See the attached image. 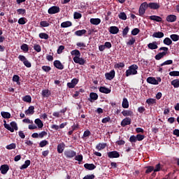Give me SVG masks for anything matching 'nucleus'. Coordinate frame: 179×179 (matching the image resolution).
<instances>
[{
	"label": "nucleus",
	"instance_id": "obj_2",
	"mask_svg": "<svg viewBox=\"0 0 179 179\" xmlns=\"http://www.w3.org/2000/svg\"><path fill=\"white\" fill-rule=\"evenodd\" d=\"M18 59H20L21 62H23L24 66H26L27 68H31V63H30V62L27 60V58H26V57H24V55H20L18 56Z\"/></svg>",
	"mask_w": 179,
	"mask_h": 179
},
{
	"label": "nucleus",
	"instance_id": "obj_62",
	"mask_svg": "<svg viewBox=\"0 0 179 179\" xmlns=\"http://www.w3.org/2000/svg\"><path fill=\"white\" fill-rule=\"evenodd\" d=\"M73 17L74 19H80L82 17V14H80V13L75 12Z\"/></svg>",
	"mask_w": 179,
	"mask_h": 179
},
{
	"label": "nucleus",
	"instance_id": "obj_3",
	"mask_svg": "<svg viewBox=\"0 0 179 179\" xmlns=\"http://www.w3.org/2000/svg\"><path fill=\"white\" fill-rule=\"evenodd\" d=\"M148 8V3L144 2L141 4L138 10L139 16H143L145 15V13L146 12V8Z\"/></svg>",
	"mask_w": 179,
	"mask_h": 179
},
{
	"label": "nucleus",
	"instance_id": "obj_14",
	"mask_svg": "<svg viewBox=\"0 0 179 179\" xmlns=\"http://www.w3.org/2000/svg\"><path fill=\"white\" fill-rule=\"evenodd\" d=\"M0 171L1 174H6V173H8V171H9V165L8 164H3L1 165L0 167Z\"/></svg>",
	"mask_w": 179,
	"mask_h": 179
},
{
	"label": "nucleus",
	"instance_id": "obj_12",
	"mask_svg": "<svg viewBox=\"0 0 179 179\" xmlns=\"http://www.w3.org/2000/svg\"><path fill=\"white\" fill-rule=\"evenodd\" d=\"M99 99V95L96 92H91L90 94V98L88 99V101H90V103H93V101L97 100Z\"/></svg>",
	"mask_w": 179,
	"mask_h": 179
},
{
	"label": "nucleus",
	"instance_id": "obj_56",
	"mask_svg": "<svg viewBox=\"0 0 179 179\" xmlns=\"http://www.w3.org/2000/svg\"><path fill=\"white\" fill-rule=\"evenodd\" d=\"M47 145H48V141L47 140H43L39 143L40 148H44V146H47Z\"/></svg>",
	"mask_w": 179,
	"mask_h": 179
},
{
	"label": "nucleus",
	"instance_id": "obj_41",
	"mask_svg": "<svg viewBox=\"0 0 179 179\" xmlns=\"http://www.w3.org/2000/svg\"><path fill=\"white\" fill-rule=\"evenodd\" d=\"M26 23H27V18L26 17H20L19 20H18V24H26Z\"/></svg>",
	"mask_w": 179,
	"mask_h": 179
},
{
	"label": "nucleus",
	"instance_id": "obj_30",
	"mask_svg": "<svg viewBox=\"0 0 179 179\" xmlns=\"http://www.w3.org/2000/svg\"><path fill=\"white\" fill-rule=\"evenodd\" d=\"M106 146H107V143H99L98 145H96V149L97 150H101L103 149H106Z\"/></svg>",
	"mask_w": 179,
	"mask_h": 179
},
{
	"label": "nucleus",
	"instance_id": "obj_32",
	"mask_svg": "<svg viewBox=\"0 0 179 179\" xmlns=\"http://www.w3.org/2000/svg\"><path fill=\"white\" fill-rule=\"evenodd\" d=\"M122 107H123V108H128L129 107V102L127 98L123 99Z\"/></svg>",
	"mask_w": 179,
	"mask_h": 179
},
{
	"label": "nucleus",
	"instance_id": "obj_51",
	"mask_svg": "<svg viewBox=\"0 0 179 179\" xmlns=\"http://www.w3.org/2000/svg\"><path fill=\"white\" fill-rule=\"evenodd\" d=\"M17 15H26V9L24 8H18L17 9Z\"/></svg>",
	"mask_w": 179,
	"mask_h": 179
},
{
	"label": "nucleus",
	"instance_id": "obj_26",
	"mask_svg": "<svg viewBox=\"0 0 179 179\" xmlns=\"http://www.w3.org/2000/svg\"><path fill=\"white\" fill-rule=\"evenodd\" d=\"M159 51H163V52H161V54L164 57L168 54L169 48H167V47H161V48H159Z\"/></svg>",
	"mask_w": 179,
	"mask_h": 179
},
{
	"label": "nucleus",
	"instance_id": "obj_57",
	"mask_svg": "<svg viewBox=\"0 0 179 179\" xmlns=\"http://www.w3.org/2000/svg\"><path fill=\"white\" fill-rule=\"evenodd\" d=\"M173 64V60L169 59V60H166L164 62L160 64V66H164V65H171Z\"/></svg>",
	"mask_w": 179,
	"mask_h": 179
},
{
	"label": "nucleus",
	"instance_id": "obj_50",
	"mask_svg": "<svg viewBox=\"0 0 179 179\" xmlns=\"http://www.w3.org/2000/svg\"><path fill=\"white\" fill-rule=\"evenodd\" d=\"M6 148L8 149V150H12V149H16V144L13 143L11 144L6 145Z\"/></svg>",
	"mask_w": 179,
	"mask_h": 179
},
{
	"label": "nucleus",
	"instance_id": "obj_1",
	"mask_svg": "<svg viewBox=\"0 0 179 179\" xmlns=\"http://www.w3.org/2000/svg\"><path fill=\"white\" fill-rule=\"evenodd\" d=\"M138 66L136 64H132L126 71V76H131V75H138Z\"/></svg>",
	"mask_w": 179,
	"mask_h": 179
},
{
	"label": "nucleus",
	"instance_id": "obj_5",
	"mask_svg": "<svg viewBox=\"0 0 179 179\" xmlns=\"http://www.w3.org/2000/svg\"><path fill=\"white\" fill-rule=\"evenodd\" d=\"M64 156L67 159H72L76 156V152L72 150H67L64 151Z\"/></svg>",
	"mask_w": 179,
	"mask_h": 179
},
{
	"label": "nucleus",
	"instance_id": "obj_48",
	"mask_svg": "<svg viewBox=\"0 0 179 179\" xmlns=\"http://www.w3.org/2000/svg\"><path fill=\"white\" fill-rule=\"evenodd\" d=\"M118 17L122 20H127V14L124 12H122L118 15Z\"/></svg>",
	"mask_w": 179,
	"mask_h": 179
},
{
	"label": "nucleus",
	"instance_id": "obj_54",
	"mask_svg": "<svg viewBox=\"0 0 179 179\" xmlns=\"http://www.w3.org/2000/svg\"><path fill=\"white\" fill-rule=\"evenodd\" d=\"M139 33H141V29H138V28H134L132 31H131V34L132 36H137V34H139Z\"/></svg>",
	"mask_w": 179,
	"mask_h": 179
},
{
	"label": "nucleus",
	"instance_id": "obj_33",
	"mask_svg": "<svg viewBox=\"0 0 179 179\" xmlns=\"http://www.w3.org/2000/svg\"><path fill=\"white\" fill-rule=\"evenodd\" d=\"M87 33V31L86 29H82V30H78L75 32L76 36H78V37H80L83 36V34H86Z\"/></svg>",
	"mask_w": 179,
	"mask_h": 179
},
{
	"label": "nucleus",
	"instance_id": "obj_24",
	"mask_svg": "<svg viewBox=\"0 0 179 179\" xmlns=\"http://www.w3.org/2000/svg\"><path fill=\"white\" fill-rule=\"evenodd\" d=\"M25 114L26 115H33V114H34V106H31L28 108V110H25Z\"/></svg>",
	"mask_w": 179,
	"mask_h": 179
},
{
	"label": "nucleus",
	"instance_id": "obj_13",
	"mask_svg": "<svg viewBox=\"0 0 179 179\" xmlns=\"http://www.w3.org/2000/svg\"><path fill=\"white\" fill-rule=\"evenodd\" d=\"M67 125V123L66 122H64V123H62L59 126L57 125V124H52L51 126V129H55V131H58V129H62L64 128H65V127H66Z\"/></svg>",
	"mask_w": 179,
	"mask_h": 179
},
{
	"label": "nucleus",
	"instance_id": "obj_58",
	"mask_svg": "<svg viewBox=\"0 0 179 179\" xmlns=\"http://www.w3.org/2000/svg\"><path fill=\"white\" fill-rule=\"evenodd\" d=\"M136 138L137 141L141 142V141H143L145 139V135H142L141 134H138L136 136Z\"/></svg>",
	"mask_w": 179,
	"mask_h": 179
},
{
	"label": "nucleus",
	"instance_id": "obj_22",
	"mask_svg": "<svg viewBox=\"0 0 179 179\" xmlns=\"http://www.w3.org/2000/svg\"><path fill=\"white\" fill-rule=\"evenodd\" d=\"M149 19L150 20H154V22H158L163 21V19L162 18V17L157 16V15H151L149 17Z\"/></svg>",
	"mask_w": 179,
	"mask_h": 179
},
{
	"label": "nucleus",
	"instance_id": "obj_10",
	"mask_svg": "<svg viewBox=\"0 0 179 179\" xmlns=\"http://www.w3.org/2000/svg\"><path fill=\"white\" fill-rule=\"evenodd\" d=\"M75 64H79V65H85L86 64V59L82 57H73Z\"/></svg>",
	"mask_w": 179,
	"mask_h": 179
},
{
	"label": "nucleus",
	"instance_id": "obj_52",
	"mask_svg": "<svg viewBox=\"0 0 179 179\" xmlns=\"http://www.w3.org/2000/svg\"><path fill=\"white\" fill-rule=\"evenodd\" d=\"M170 38L172 39V41H178L179 36L178 34H171Z\"/></svg>",
	"mask_w": 179,
	"mask_h": 179
},
{
	"label": "nucleus",
	"instance_id": "obj_9",
	"mask_svg": "<svg viewBox=\"0 0 179 179\" xmlns=\"http://www.w3.org/2000/svg\"><path fill=\"white\" fill-rule=\"evenodd\" d=\"M79 83V80L77 78H73L71 80V83H67V87L69 89H73L77 84Z\"/></svg>",
	"mask_w": 179,
	"mask_h": 179
},
{
	"label": "nucleus",
	"instance_id": "obj_6",
	"mask_svg": "<svg viewBox=\"0 0 179 179\" xmlns=\"http://www.w3.org/2000/svg\"><path fill=\"white\" fill-rule=\"evenodd\" d=\"M107 155L109 159H118L120 157V152L117 151H111L107 152Z\"/></svg>",
	"mask_w": 179,
	"mask_h": 179
},
{
	"label": "nucleus",
	"instance_id": "obj_53",
	"mask_svg": "<svg viewBox=\"0 0 179 179\" xmlns=\"http://www.w3.org/2000/svg\"><path fill=\"white\" fill-rule=\"evenodd\" d=\"M129 32V27H126L122 31L123 37H127V34Z\"/></svg>",
	"mask_w": 179,
	"mask_h": 179
},
{
	"label": "nucleus",
	"instance_id": "obj_42",
	"mask_svg": "<svg viewBox=\"0 0 179 179\" xmlns=\"http://www.w3.org/2000/svg\"><path fill=\"white\" fill-rule=\"evenodd\" d=\"M145 174H149L150 173H152V171H155V167L152 166H148L145 167Z\"/></svg>",
	"mask_w": 179,
	"mask_h": 179
},
{
	"label": "nucleus",
	"instance_id": "obj_63",
	"mask_svg": "<svg viewBox=\"0 0 179 179\" xmlns=\"http://www.w3.org/2000/svg\"><path fill=\"white\" fill-rule=\"evenodd\" d=\"M42 69L44 72H50V71H51V67L50 66H43Z\"/></svg>",
	"mask_w": 179,
	"mask_h": 179
},
{
	"label": "nucleus",
	"instance_id": "obj_17",
	"mask_svg": "<svg viewBox=\"0 0 179 179\" xmlns=\"http://www.w3.org/2000/svg\"><path fill=\"white\" fill-rule=\"evenodd\" d=\"M148 48L149 50H157L159 46H157V42L153 41L152 43H150L148 44Z\"/></svg>",
	"mask_w": 179,
	"mask_h": 179
},
{
	"label": "nucleus",
	"instance_id": "obj_36",
	"mask_svg": "<svg viewBox=\"0 0 179 179\" xmlns=\"http://www.w3.org/2000/svg\"><path fill=\"white\" fill-rule=\"evenodd\" d=\"M30 163H31V162H30V160H26L25 162H24V164H22L21 166H20V170H23V169H27V167H29V166H30Z\"/></svg>",
	"mask_w": 179,
	"mask_h": 179
},
{
	"label": "nucleus",
	"instance_id": "obj_31",
	"mask_svg": "<svg viewBox=\"0 0 179 179\" xmlns=\"http://www.w3.org/2000/svg\"><path fill=\"white\" fill-rule=\"evenodd\" d=\"M72 26V22L71 21H66L61 24V27L65 29L66 27H71Z\"/></svg>",
	"mask_w": 179,
	"mask_h": 179
},
{
	"label": "nucleus",
	"instance_id": "obj_29",
	"mask_svg": "<svg viewBox=\"0 0 179 179\" xmlns=\"http://www.w3.org/2000/svg\"><path fill=\"white\" fill-rule=\"evenodd\" d=\"M35 124L37 125L38 128L40 129L44 127V124L43 123V121L40 119H36L34 121Z\"/></svg>",
	"mask_w": 179,
	"mask_h": 179
},
{
	"label": "nucleus",
	"instance_id": "obj_55",
	"mask_svg": "<svg viewBox=\"0 0 179 179\" xmlns=\"http://www.w3.org/2000/svg\"><path fill=\"white\" fill-rule=\"evenodd\" d=\"M135 41H136L135 38L131 37V38H130L129 41L127 42V45H134V44H135Z\"/></svg>",
	"mask_w": 179,
	"mask_h": 179
},
{
	"label": "nucleus",
	"instance_id": "obj_4",
	"mask_svg": "<svg viewBox=\"0 0 179 179\" xmlns=\"http://www.w3.org/2000/svg\"><path fill=\"white\" fill-rule=\"evenodd\" d=\"M61 9L59 7L53 6L48 9V13H49V15H55V13H59Z\"/></svg>",
	"mask_w": 179,
	"mask_h": 179
},
{
	"label": "nucleus",
	"instance_id": "obj_59",
	"mask_svg": "<svg viewBox=\"0 0 179 179\" xmlns=\"http://www.w3.org/2000/svg\"><path fill=\"white\" fill-rule=\"evenodd\" d=\"M136 141H138L136 138V136L132 135L130 136L129 142H131V143H136Z\"/></svg>",
	"mask_w": 179,
	"mask_h": 179
},
{
	"label": "nucleus",
	"instance_id": "obj_25",
	"mask_svg": "<svg viewBox=\"0 0 179 179\" xmlns=\"http://www.w3.org/2000/svg\"><path fill=\"white\" fill-rule=\"evenodd\" d=\"M65 150V143H61L57 145V152L62 153Z\"/></svg>",
	"mask_w": 179,
	"mask_h": 179
},
{
	"label": "nucleus",
	"instance_id": "obj_7",
	"mask_svg": "<svg viewBox=\"0 0 179 179\" xmlns=\"http://www.w3.org/2000/svg\"><path fill=\"white\" fill-rule=\"evenodd\" d=\"M105 78L108 80H113V79H114V78H115V71L112 70L109 73H106Z\"/></svg>",
	"mask_w": 179,
	"mask_h": 179
},
{
	"label": "nucleus",
	"instance_id": "obj_35",
	"mask_svg": "<svg viewBox=\"0 0 179 179\" xmlns=\"http://www.w3.org/2000/svg\"><path fill=\"white\" fill-rule=\"evenodd\" d=\"M163 43L165 45H171L173 44V41H171L170 38L166 37L164 39Z\"/></svg>",
	"mask_w": 179,
	"mask_h": 179
},
{
	"label": "nucleus",
	"instance_id": "obj_21",
	"mask_svg": "<svg viewBox=\"0 0 179 179\" xmlns=\"http://www.w3.org/2000/svg\"><path fill=\"white\" fill-rule=\"evenodd\" d=\"M118 31H120V29L117 27L112 26L109 28V33L110 34H117Z\"/></svg>",
	"mask_w": 179,
	"mask_h": 179
},
{
	"label": "nucleus",
	"instance_id": "obj_16",
	"mask_svg": "<svg viewBox=\"0 0 179 179\" xmlns=\"http://www.w3.org/2000/svg\"><path fill=\"white\" fill-rule=\"evenodd\" d=\"M147 83L150 85H159L157 80L155 77H148L147 78Z\"/></svg>",
	"mask_w": 179,
	"mask_h": 179
},
{
	"label": "nucleus",
	"instance_id": "obj_18",
	"mask_svg": "<svg viewBox=\"0 0 179 179\" xmlns=\"http://www.w3.org/2000/svg\"><path fill=\"white\" fill-rule=\"evenodd\" d=\"M91 24H94L95 26H99L101 23V20L100 18H91L90 20Z\"/></svg>",
	"mask_w": 179,
	"mask_h": 179
},
{
	"label": "nucleus",
	"instance_id": "obj_27",
	"mask_svg": "<svg viewBox=\"0 0 179 179\" xmlns=\"http://www.w3.org/2000/svg\"><path fill=\"white\" fill-rule=\"evenodd\" d=\"M122 114L124 115V117H132V115H134V112L131 110H124L122 112Z\"/></svg>",
	"mask_w": 179,
	"mask_h": 179
},
{
	"label": "nucleus",
	"instance_id": "obj_19",
	"mask_svg": "<svg viewBox=\"0 0 179 179\" xmlns=\"http://www.w3.org/2000/svg\"><path fill=\"white\" fill-rule=\"evenodd\" d=\"M127 125H131V119L129 117H125L121 122L122 127H127Z\"/></svg>",
	"mask_w": 179,
	"mask_h": 179
},
{
	"label": "nucleus",
	"instance_id": "obj_43",
	"mask_svg": "<svg viewBox=\"0 0 179 179\" xmlns=\"http://www.w3.org/2000/svg\"><path fill=\"white\" fill-rule=\"evenodd\" d=\"M74 157H75V160H76L77 162H79L78 164H80V162L83 161V155H76Z\"/></svg>",
	"mask_w": 179,
	"mask_h": 179
},
{
	"label": "nucleus",
	"instance_id": "obj_61",
	"mask_svg": "<svg viewBox=\"0 0 179 179\" xmlns=\"http://www.w3.org/2000/svg\"><path fill=\"white\" fill-rule=\"evenodd\" d=\"M34 50H35L36 52H41V46L40 45H34Z\"/></svg>",
	"mask_w": 179,
	"mask_h": 179
},
{
	"label": "nucleus",
	"instance_id": "obj_28",
	"mask_svg": "<svg viewBox=\"0 0 179 179\" xmlns=\"http://www.w3.org/2000/svg\"><path fill=\"white\" fill-rule=\"evenodd\" d=\"M84 167L87 170H90V171L94 170V169H96V166H94V164H85Z\"/></svg>",
	"mask_w": 179,
	"mask_h": 179
},
{
	"label": "nucleus",
	"instance_id": "obj_37",
	"mask_svg": "<svg viewBox=\"0 0 179 179\" xmlns=\"http://www.w3.org/2000/svg\"><path fill=\"white\" fill-rule=\"evenodd\" d=\"M71 55H75L74 58L80 57V52L78 50H74L71 52Z\"/></svg>",
	"mask_w": 179,
	"mask_h": 179
},
{
	"label": "nucleus",
	"instance_id": "obj_64",
	"mask_svg": "<svg viewBox=\"0 0 179 179\" xmlns=\"http://www.w3.org/2000/svg\"><path fill=\"white\" fill-rule=\"evenodd\" d=\"M169 75L170 76H179V71H171L169 73Z\"/></svg>",
	"mask_w": 179,
	"mask_h": 179
},
{
	"label": "nucleus",
	"instance_id": "obj_20",
	"mask_svg": "<svg viewBox=\"0 0 179 179\" xmlns=\"http://www.w3.org/2000/svg\"><path fill=\"white\" fill-rule=\"evenodd\" d=\"M99 92L101 93H104L105 94H108L111 93V90L110 88H107L106 87H100Z\"/></svg>",
	"mask_w": 179,
	"mask_h": 179
},
{
	"label": "nucleus",
	"instance_id": "obj_34",
	"mask_svg": "<svg viewBox=\"0 0 179 179\" xmlns=\"http://www.w3.org/2000/svg\"><path fill=\"white\" fill-rule=\"evenodd\" d=\"M171 85L175 87V89H177L179 87V80L175 79L171 82Z\"/></svg>",
	"mask_w": 179,
	"mask_h": 179
},
{
	"label": "nucleus",
	"instance_id": "obj_8",
	"mask_svg": "<svg viewBox=\"0 0 179 179\" xmlns=\"http://www.w3.org/2000/svg\"><path fill=\"white\" fill-rule=\"evenodd\" d=\"M147 6L148 8H150V9H154L155 10L160 8V4L159 3L155 2H150L149 3H147Z\"/></svg>",
	"mask_w": 179,
	"mask_h": 179
},
{
	"label": "nucleus",
	"instance_id": "obj_23",
	"mask_svg": "<svg viewBox=\"0 0 179 179\" xmlns=\"http://www.w3.org/2000/svg\"><path fill=\"white\" fill-rule=\"evenodd\" d=\"M152 37L155 38H163L164 37V33L162 31L154 32Z\"/></svg>",
	"mask_w": 179,
	"mask_h": 179
},
{
	"label": "nucleus",
	"instance_id": "obj_39",
	"mask_svg": "<svg viewBox=\"0 0 179 179\" xmlns=\"http://www.w3.org/2000/svg\"><path fill=\"white\" fill-rule=\"evenodd\" d=\"M21 50H22V51L24 52H29V45L26 43H23L21 47H20Z\"/></svg>",
	"mask_w": 179,
	"mask_h": 179
},
{
	"label": "nucleus",
	"instance_id": "obj_49",
	"mask_svg": "<svg viewBox=\"0 0 179 179\" xmlns=\"http://www.w3.org/2000/svg\"><path fill=\"white\" fill-rule=\"evenodd\" d=\"M146 103L149 106H152V104H156V99L150 98L146 100Z\"/></svg>",
	"mask_w": 179,
	"mask_h": 179
},
{
	"label": "nucleus",
	"instance_id": "obj_60",
	"mask_svg": "<svg viewBox=\"0 0 179 179\" xmlns=\"http://www.w3.org/2000/svg\"><path fill=\"white\" fill-rule=\"evenodd\" d=\"M40 25L41 27H48V26H50V23H48L47 21H41L40 22Z\"/></svg>",
	"mask_w": 179,
	"mask_h": 179
},
{
	"label": "nucleus",
	"instance_id": "obj_38",
	"mask_svg": "<svg viewBox=\"0 0 179 179\" xmlns=\"http://www.w3.org/2000/svg\"><path fill=\"white\" fill-rule=\"evenodd\" d=\"M1 117H3V118H7V119L10 118L11 117V115L10 113L3 112V111L1 112Z\"/></svg>",
	"mask_w": 179,
	"mask_h": 179
},
{
	"label": "nucleus",
	"instance_id": "obj_46",
	"mask_svg": "<svg viewBox=\"0 0 179 179\" xmlns=\"http://www.w3.org/2000/svg\"><path fill=\"white\" fill-rule=\"evenodd\" d=\"M51 94V92L48 90H43L42 91V96L43 97H48Z\"/></svg>",
	"mask_w": 179,
	"mask_h": 179
},
{
	"label": "nucleus",
	"instance_id": "obj_44",
	"mask_svg": "<svg viewBox=\"0 0 179 179\" xmlns=\"http://www.w3.org/2000/svg\"><path fill=\"white\" fill-rule=\"evenodd\" d=\"M39 38L44 39V40H48V38H50V36H48V34L45 33H40L39 34Z\"/></svg>",
	"mask_w": 179,
	"mask_h": 179
},
{
	"label": "nucleus",
	"instance_id": "obj_47",
	"mask_svg": "<svg viewBox=\"0 0 179 179\" xmlns=\"http://www.w3.org/2000/svg\"><path fill=\"white\" fill-rule=\"evenodd\" d=\"M22 100L26 103H31V96L30 95H27L22 98Z\"/></svg>",
	"mask_w": 179,
	"mask_h": 179
},
{
	"label": "nucleus",
	"instance_id": "obj_45",
	"mask_svg": "<svg viewBox=\"0 0 179 179\" xmlns=\"http://www.w3.org/2000/svg\"><path fill=\"white\" fill-rule=\"evenodd\" d=\"M124 66H125V64L124 62H120L114 65V68L115 69H120V68H124Z\"/></svg>",
	"mask_w": 179,
	"mask_h": 179
},
{
	"label": "nucleus",
	"instance_id": "obj_11",
	"mask_svg": "<svg viewBox=\"0 0 179 179\" xmlns=\"http://www.w3.org/2000/svg\"><path fill=\"white\" fill-rule=\"evenodd\" d=\"M53 65L55 68H57V69H59L60 71H62L64 68V64H62L59 60H55L53 62Z\"/></svg>",
	"mask_w": 179,
	"mask_h": 179
},
{
	"label": "nucleus",
	"instance_id": "obj_40",
	"mask_svg": "<svg viewBox=\"0 0 179 179\" xmlns=\"http://www.w3.org/2000/svg\"><path fill=\"white\" fill-rule=\"evenodd\" d=\"M10 125L11 128H13V132H15V131H17V129H19V128L17 127V124L16 123V122H11L10 123Z\"/></svg>",
	"mask_w": 179,
	"mask_h": 179
},
{
	"label": "nucleus",
	"instance_id": "obj_15",
	"mask_svg": "<svg viewBox=\"0 0 179 179\" xmlns=\"http://www.w3.org/2000/svg\"><path fill=\"white\" fill-rule=\"evenodd\" d=\"M177 20V15H169L166 17V22L169 23H173Z\"/></svg>",
	"mask_w": 179,
	"mask_h": 179
}]
</instances>
